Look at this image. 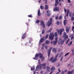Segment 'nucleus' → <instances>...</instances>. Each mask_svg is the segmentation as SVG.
<instances>
[{
  "instance_id": "f257e3e1",
  "label": "nucleus",
  "mask_w": 74,
  "mask_h": 74,
  "mask_svg": "<svg viewBox=\"0 0 74 74\" xmlns=\"http://www.w3.org/2000/svg\"><path fill=\"white\" fill-rule=\"evenodd\" d=\"M64 29L62 28L58 30L57 32L60 36H61L62 34V32H64Z\"/></svg>"
},
{
  "instance_id": "f03ea898",
  "label": "nucleus",
  "mask_w": 74,
  "mask_h": 74,
  "mask_svg": "<svg viewBox=\"0 0 74 74\" xmlns=\"http://www.w3.org/2000/svg\"><path fill=\"white\" fill-rule=\"evenodd\" d=\"M42 66H43V67H45V64L44 63L42 64H40L39 66L38 65L36 67V70H37V69H39V70L41 69Z\"/></svg>"
},
{
  "instance_id": "7ed1b4c3",
  "label": "nucleus",
  "mask_w": 74,
  "mask_h": 74,
  "mask_svg": "<svg viewBox=\"0 0 74 74\" xmlns=\"http://www.w3.org/2000/svg\"><path fill=\"white\" fill-rule=\"evenodd\" d=\"M53 37H54V35H53V33H50L49 35V39L50 40H53Z\"/></svg>"
},
{
  "instance_id": "20e7f679",
  "label": "nucleus",
  "mask_w": 74,
  "mask_h": 74,
  "mask_svg": "<svg viewBox=\"0 0 74 74\" xmlns=\"http://www.w3.org/2000/svg\"><path fill=\"white\" fill-rule=\"evenodd\" d=\"M64 41H65V40H62L60 39L58 44H60L61 45H62V44H63V43H64Z\"/></svg>"
},
{
  "instance_id": "39448f33",
  "label": "nucleus",
  "mask_w": 74,
  "mask_h": 74,
  "mask_svg": "<svg viewBox=\"0 0 74 74\" xmlns=\"http://www.w3.org/2000/svg\"><path fill=\"white\" fill-rule=\"evenodd\" d=\"M57 42H58V40L52 41L51 42V44H53V45H56Z\"/></svg>"
},
{
  "instance_id": "423d86ee",
  "label": "nucleus",
  "mask_w": 74,
  "mask_h": 74,
  "mask_svg": "<svg viewBox=\"0 0 74 74\" xmlns=\"http://www.w3.org/2000/svg\"><path fill=\"white\" fill-rule=\"evenodd\" d=\"M52 49V47H50L49 48V49L48 51L47 54H48V55L49 58V56H50V54L51 53V51Z\"/></svg>"
},
{
  "instance_id": "0eeeda50",
  "label": "nucleus",
  "mask_w": 74,
  "mask_h": 74,
  "mask_svg": "<svg viewBox=\"0 0 74 74\" xmlns=\"http://www.w3.org/2000/svg\"><path fill=\"white\" fill-rule=\"evenodd\" d=\"M44 38H45V37H43L41 39H40L39 42V44H40L41 42H44Z\"/></svg>"
},
{
  "instance_id": "6e6552de",
  "label": "nucleus",
  "mask_w": 74,
  "mask_h": 74,
  "mask_svg": "<svg viewBox=\"0 0 74 74\" xmlns=\"http://www.w3.org/2000/svg\"><path fill=\"white\" fill-rule=\"evenodd\" d=\"M53 11H59V8L58 7H55L53 9Z\"/></svg>"
},
{
  "instance_id": "1a4fd4ad",
  "label": "nucleus",
  "mask_w": 74,
  "mask_h": 74,
  "mask_svg": "<svg viewBox=\"0 0 74 74\" xmlns=\"http://www.w3.org/2000/svg\"><path fill=\"white\" fill-rule=\"evenodd\" d=\"M74 73V70H73L72 71H69L67 72V74H73Z\"/></svg>"
},
{
  "instance_id": "9d476101",
  "label": "nucleus",
  "mask_w": 74,
  "mask_h": 74,
  "mask_svg": "<svg viewBox=\"0 0 74 74\" xmlns=\"http://www.w3.org/2000/svg\"><path fill=\"white\" fill-rule=\"evenodd\" d=\"M39 56H40L39 58H42L43 56L42 55V54H41V53H38Z\"/></svg>"
},
{
  "instance_id": "9b49d317",
  "label": "nucleus",
  "mask_w": 74,
  "mask_h": 74,
  "mask_svg": "<svg viewBox=\"0 0 74 74\" xmlns=\"http://www.w3.org/2000/svg\"><path fill=\"white\" fill-rule=\"evenodd\" d=\"M66 32L68 33H69V27H66Z\"/></svg>"
},
{
  "instance_id": "f8f14e48",
  "label": "nucleus",
  "mask_w": 74,
  "mask_h": 74,
  "mask_svg": "<svg viewBox=\"0 0 74 74\" xmlns=\"http://www.w3.org/2000/svg\"><path fill=\"white\" fill-rule=\"evenodd\" d=\"M55 2H56V3L55 4V5H56V6H57V5H58V4L59 3V1H58V0H56Z\"/></svg>"
},
{
  "instance_id": "ddd939ff",
  "label": "nucleus",
  "mask_w": 74,
  "mask_h": 74,
  "mask_svg": "<svg viewBox=\"0 0 74 74\" xmlns=\"http://www.w3.org/2000/svg\"><path fill=\"white\" fill-rule=\"evenodd\" d=\"M47 23V24L48 26H49L52 24V22H50L49 21H48Z\"/></svg>"
},
{
  "instance_id": "4468645a",
  "label": "nucleus",
  "mask_w": 74,
  "mask_h": 74,
  "mask_svg": "<svg viewBox=\"0 0 74 74\" xmlns=\"http://www.w3.org/2000/svg\"><path fill=\"white\" fill-rule=\"evenodd\" d=\"M57 60V59H56V58H54L53 59L52 61H51V63H55Z\"/></svg>"
},
{
  "instance_id": "2eb2a0df",
  "label": "nucleus",
  "mask_w": 74,
  "mask_h": 74,
  "mask_svg": "<svg viewBox=\"0 0 74 74\" xmlns=\"http://www.w3.org/2000/svg\"><path fill=\"white\" fill-rule=\"evenodd\" d=\"M26 33H24V34H23L22 37V39H24V38H25V36H26Z\"/></svg>"
},
{
  "instance_id": "dca6fc26",
  "label": "nucleus",
  "mask_w": 74,
  "mask_h": 74,
  "mask_svg": "<svg viewBox=\"0 0 74 74\" xmlns=\"http://www.w3.org/2000/svg\"><path fill=\"white\" fill-rule=\"evenodd\" d=\"M48 9V5H45V10H47Z\"/></svg>"
},
{
  "instance_id": "f3484780",
  "label": "nucleus",
  "mask_w": 74,
  "mask_h": 74,
  "mask_svg": "<svg viewBox=\"0 0 74 74\" xmlns=\"http://www.w3.org/2000/svg\"><path fill=\"white\" fill-rule=\"evenodd\" d=\"M31 71H33V70L35 69V67H34V66H33L32 67H31Z\"/></svg>"
},
{
  "instance_id": "a211bd4d",
  "label": "nucleus",
  "mask_w": 74,
  "mask_h": 74,
  "mask_svg": "<svg viewBox=\"0 0 74 74\" xmlns=\"http://www.w3.org/2000/svg\"><path fill=\"white\" fill-rule=\"evenodd\" d=\"M49 41L48 40H47L46 41L45 43L46 44H49Z\"/></svg>"
},
{
  "instance_id": "6ab92c4d",
  "label": "nucleus",
  "mask_w": 74,
  "mask_h": 74,
  "mask_svg": "<svg viewBox=\"0 0 74 74\" xmlns=\"http://www.w3.org/2000/svg\"><path fill=\"white\" fill-rule=\"evenodd\" d=\"M65 38L64 39V40H67L68 38L69 37V36L68 35H66L64 37Z\"/></svg>"
},
{
  "instance_id": "aec40b11",
  "label": "nucleus",
  "mask_w": 74,
  "mask_h": 74,
  "mask_svg": "<svg viewBox=\"0 0 74 74\" xmlns=\"http://www.w3.org/2000/svg\"><path fill=\"white\" fill-rule=\"evenodd\" d=\"M55 70V68L54 67H53L51 69V71H53Z\"/></svg>"
},
{
  "instance_id": "412c9836",
  "label": "nucleus",
  "mask_w": 74,
  "mask_h": 74,
  "mask_svg": "<svg viewBox=\"0 0 74 74\" xmlns=\"http://www.w3.org/2000/svg\"><path fill=\"white\" fill-rule=\"evenodd\" d=\"M72 44H73V41H71L68 44V46H70Z\"/></svg>"
},
{
  "instance_id": "4be33fe9",
  "label": "nucleus",
  "mask_w": 74,
  "mask_h": 74,
  "mask_svg": "<svg viewBox=\"0 0 74 74\" xmlns=\"http://www.w3.org/2000/svg\"><path fill=\"white\" fill-rule=\"evenodd\" d=\"M47 69L48 71H49V72H50V68H49V66H47Z\"/></svg>"
},
{
  "instance_id": "5701e85b",
  "label": "nucleus",
  "mask_w": 74,
  "mask_h": 74,
  "mask_svg": "<svg viewBox=\"0 0 74 74\" xmlns=\"http://www.w3.org/2000/svg\"><path fill=\"white\" fill-rule=\"evenodd\" d=\"M47 15L49 16H50V12H49V11L47 10Z\"/></svg>"
},
{
  "instance_id": "b1692460",
  "label": "nucleus",
  "mask_w": 74,
  "mask_h": 74,
  "mask_svg": "<svg viewBox=\"0 0 74 74\" xmlns=\"http://www.w3.org/2000/svg\"><path fill=\"white\" fill-rule=\"evenodd\" d=\"M53 51L54 52H56L57 51L56 49L55 48H53Z\"/></svg>"
},
{
  "instance_id": "393cba45",
  "label": "nucleus",
  "mask_w": 74,
  "mask_h": 74,
  "mask_svg": "<svg viewBox=\"0 0 74 74\" xmlns=\"http://www.w3.org/2000/svg\"><path fill=\"white\" fill-rule=\"evenodd\" d=\"M51 31H52V29L50 28L49 29V31H47L46 32L47 33H50V32H51Z\"/></svg>"
},
{
  "instance_id": "a878e982",
  "label": "nucleus",
  "mask_w": 74,
  "mask_h": 74,
  "mask_svg": "<svg viewBox=\"0 0 74 74\" xmlns=\"http://www.w3.org/2000/svg\"><path fill=\"white\" fill-rule=\"evenodd\" d=\"M67 34L66 32H64V34H63V37H64L66 36Z\"/></svg>"
},
{
  "instance_id": "bb28decb",
  "label": "nucleus",
  "mask_w": 74,
  "mask_h": 74,
  "mask_svg": "<svg viewBox=\"0 0 74 74\" xmlns=\"http://www.w3.org/2000/svg\"><path fill=\"white\" fill-rule=\"evenodd\" d=\"M66 23H67V20H66L64 21V25H66Z\"/></svg>"
},
{
  "instance_id": "cd10ccee",
  "label": "nucleus",
  "mask_w": 74,
  "mask_h": 74,
  "mask_svg": "<svg viewBox=\"0 0 74 74\" xmlns=\"http://www.w3.org/2000/svg\"><path fill=\"white\" fill-rule=\"evenodd\" d=\"M40 10H39L38 12V16H40Z\"/></svg>"
},
{
  "instance_id": "c85d7f7f",
  "label": "nucleus",
  "mask_w": 74,
  "mask_h": 74,
  "mask_svg": "<svg viewBox=\"0 0 74 74\" xmlns=\"http://www.w3.org/2000/svg\"><path fill=\"white\" fill-rule=\"evenodd\" d=\"M62 18H63V17H62V16H60L58 18V19L59 20H60V19H62Z\"/></svg>"
},
{
  "instance_id": "c756f323",
  "label": "nucleus",
  "mask_w": 74,
  "mask_h": 74,
  "mask_svg": "<svg viewBox=\"0 0 74 74\" xmlns=\"http://www.w3.org/2000/svg\"><path fill=\"white\" fill-rule=\"evenodd\" d=\"M38 56H39V55L38 54V53H36L35 56V58H38Z\"/></svg>"
},
{
  "instance_id": "7c9ffc66",
  "label": "nucleus",
  "mask_w": 74,
  "mask_h": 74,
  "mask_svg": "<svg viewBox=\"0 0 74 74\" xmlns=\"http://www.w3.org/2000/svg\"><path fill=\"white\" fill-rule=\"evenodd\" d=\"M44 21H43L41 20L40 21V23H41V25H43V24H44Z\"/></svg>"
},
{
  "instance_id": "2f4dec72",
  "label": "nucleus",
  "mask_w": 74,
  "mask_h": 74,
  "mask_svg": "<svg viewBox=\"0 0 74 74\" xmlns=\"http://www.w3.org/2000/svg\"><path fill=\"white\" fill-rule=\"evenodd\" d=\"M69 10H68L67 11V13H66V16H69Z\"/></svg>"
},
{
  "instance_id": "473e14b6",
  "label": "nucleus",
  "mask_w": 74,
  "mask_h": 74,
  "mask_svg": "<svg viewBox=\"0 0 74 74\" xmlns=\"http://www.w3.org/2000/svg\"><path fill=\"white\" fill-rule=\"evenodd\" d=\"M49 36V34H47L46 36H45V39H47V38H48V36Z\"/></svg>"
},
{
  "instance_id": "72a5a7b5",
  "label": "nucleus",
  "mask_w": 74,
  "mask_h": 74,
  "mask_svg": "<svg viewBox=\"0 0 74 74\" xmlns=\"http://www.w3.org/2000/svg\"><path fill=\"white\" fill-rule=\"evenodd\" d=\"M40 8L41 10H43L44 8V6H40Z\"/></svg>"
},
{
  "instance_id": "f704fd0d",
  "label": "nucleus",
  "mask_w": 74,
  "mask_h": 74,
  "mask_svg": "<svg viewBox=\"0 0 74 74\" xmlns=\"http://www.w3.org/2000/svg\"><path fill=\"white\" fill-rule=\"evenodd\" d=\"M57 36H58V33L57 32H56L54 34V36H55V37H57Z\"/></svg>"
},
{
  "instance_id": "c9c22d12",
  "label": "nucleus",
  "mask_w": 74,
  "mask_h": 74,
  "mask_svg": "<svg viewBox=\"0 0 74 74\" xmlns=\"http://www.w3.org/2000/svg\"><path fill=\"white\" fill-rule=\"evenodd\" d=\"M40 23L39 20H37L36 21V23Z\"/></svg>"
},
{
  "instance_id": "e433bc0d",
  "label": "nucleus",
  "mask_w": 74,
  "mask_h": 74,
  "mask_svg": "<svg viewBox=\"0 0 74 74\" xmlns=\"http://www.w3.org/2000/svg\"><path fill=\"white\" fill-rule=\"evenodd\" d=\"M53 59V57H51L49 60V61H50V62H51V61H52V59Z\"/></svg>"
},
{
  "instance_id": "4c0bfd02",
  "label": "nucleus",
  "mask_w": 74,
  "mask_h": 74,
  "mask_svg": "<svg viewBox=\"0 0 74 74\" xmlns=\"http://www.w3.org/2000/svg\"><path fill=\"white\" fill-rule=\"evenodd\" d=\"M44 33H45V31H44V29H42V34H44Z\"/></svg>"
},
{
  "instance_id": "58836bf2",
  "label": "nucleus",
  "mask_w": 74,
  "mask_h": 74,
  "mask_svg": "<svg viewBox=\"0 0 74 74\" xmlns=\"http://www.w3.org/2000/svg\"><path fill=\"white\" fill-rule=\"evenodd\" d=\"M59 55V54H58L56 55L55 57V59H57V58H58V55Z\"/></svg>"
},
{
  "instance_id": "ea45409f",
  "label": "nucleus",
  "mask_w": 74,
  "mask_h": 74,
  "mask_svg": "<svg viewBox=\"0 0 74 74\" xmlns=\"http://www.w3.org/2000/svg\"><path fill=\"white\" fill-rule=\"evenodd\" d=\"M71 15H72V13H69V17H71Z\"/></svg>"
},
{
  "instance_id": "a19ab883",
  "label": "nucleus",
  "mask_w": 74,
  "mask_h": 74,
  "mask_svg": "<svg viewBox=\"0 0 74 74\" xmlns=\"http://www.w3.org/2000/svg\"><path fill=\"white\" fill-rule=\"evenodd\" d=\"M71 21H73L74 20V17L73 16L71 18Z\"/></svg>"
},
{
  "instance_id": "79ce46f5",
  "label": "nucleus",
  "mask_w": 74,
  "mask_h": 74,
  "mask_svg": "<svg viewBox=\"0 0 74 74\" xmlns=\"http://www.w3.org/2000/svg\"><path fill=\"white\" fill-rule=\"evenodd\" d=\"M56 23V24L57 25H59V23H60L59 21H57Z\"/></svg>"
},
{
  "instance_id": "37998d69",
  "label": "nucleus",
  "mask_w": 74,
  "mask_h": 74,
  "mask_svg": "<svg viewBox=\"0 0 74 74\" xmlns=\"http://www.w3.org/2000/svg\"><path fill=\"white\" fill-rule=\"evenodd\" d=\"M28 16V17H29V18H32L33 16H32V14H30Z\"/></svg>"
},
{
  "instance_id": "c03bdc74",
  "label": "nucleus",
  "mask_w": 74,
  "mask_h": 74,
  "mask_svg": "<svg viewBox=\"0 0 74 74\" xmlns=\"http://www.w3.org/2000/svg\"><path fill=\"white\" fill-rule=\"evenodd\" d=\"M52 19L53 18H51L49 19V22H51V21H52Z\"/></svg>"
},
{
  "instance_id": "a18cd8bd",
  "label": "nucleus",
  "mask_w": 74,
  "mask_h": 74,
  "mask_svg": "<svg viewBox=\"0 0 74 74\" xmlns=\"http://www.w3.org/2000/svg\"><path fill=\"white\" fill-rule=\"evenodd\" d=\"M37 69H36V70L35 71H34V73H33V74H36V71H37Z\"/></svg>"
},
{
  "instance_id": "49530a36",
  "label": "nucleus",
  "mask_w": 74,
  "mask_h": 74,
  "mask_svg": "<svg viewBox=\"0 0 74 74\" xmlns=\"http://www.w3.org/2000/svg\"><path fill=\"white\" fill-rule=\"evenodd\" d=\"M62 55H63V53H61L60 54V55H59V57H60L62 56Z\"/></svg>"
},
{
  "instance_id": "de8ad7c7",
  "label": "nucleus",
  "mask_w": 74,
  "mask_h": 74,
  "mask_svg": "<svg viewBox=\"0 0 74 74\" xmlns=\"http://www.w3.org/2000/svg\"><path fill=\"white\" fill-rule=\"evenodd\" d=\"M69 54V52L67 53L65 55V56H67V55H68Z\"/></svg>"
},
{
  "instance_id": "09e8293b",
  "label": "nucleus",
  "mask_w": 74,
  "mask_h": 74,
  "mask_svg": "<svg viewBox=\"0 0 74 74\" xmlns=\"http://www.w3.org/2000/svg\"><path fill=\"white\" fill-rule=\"evenodd\" d=\"M44 57H43L41 59V61L42 62V61H43V60H44Z\"/></svg>"
},
{
  "instance_id": "8fccbe9b",
  "label": "nucleus",
  "mask_w": 74,
  "mask_h": 74,
  "mask_svg": "<svg viewBox=\"0 0 74 74\" xmlns=\"http://www.w3.org/2000/svg\"><path fill=\"white\" fill-rule=\"evenodd\" d=\"M58 16H56V19H58Z\"/></svg>"
},
{
  "instance_id": "3c124183",
  "label": "nucleus",
  "mask_w": 74,
  "mask_h": 74,
  "mask_svg": "<svg viewBox=\"0 0 74 74\" xmlns=\"http://www.w3.org/2000/svg\"><path fill=\"white\" fill-rule=\"evenodd\" d=\"M42 27L43 28H45V24H43Z\"/></svg>"
},
{
  "instance_id": "603ef678",
  "label": "nucleus",
  "mask_w": 74,
  "mask_h": 74,
  "mask_svg": "<svg viewBox=\"0 0 74 74\" xmlns=\"http://www.w3.org/2000/svg\"><path fill=\"white\" fill-rule=\"evenodd\" d=\"M72 52L74 54V50L73 49L72 50Z\"/></svg>"
},
{
  "instance_id": "864d4df0",
  "label": "nucleus",
  "mask_w": 74,
  "mask_h": 74,
  "mask_svg": "<svg viewBox=\"0 0 74 74\" xmlns=\"http://www.w3.org/2000/svg\"><path fill=\"white\" fill-rule=\"evenodd\" d=\"M55 40H56V41H58V37L55 38Z\"/></svg>"
},
{
  "instance_id": "5fc2aeb1",
  "label": "nucleus",
  "mask_w": 74,
  "mask_h": 74,
  "mask_svg": "<svg viewBox=\"0 0 74 74\" xmlns=\"http://www.w3.org/2000/svg\"><path fill=\"white\" fill-rule=\"evenodd\" d=\"M61 49H59L58 50V52H59L60 51Z\"/></svg>"
},
{
  "instance_id": "6e6d98bb",
  "label": "nucleus",
  "mask_w": 74,
  "mask_h": 74,
  "mask_svg": "<svg viewBox=\"0 0 74 74\" xmlns=\"http://www.w3.org/2000/svg\"><path fill=\"white\" fill-rule=\"evenodd\" d=\"M73 38H74V36H73L71 37V40H73Z\"/></svg>"
},
{
  "instance_id": "4d7b16f0",
  "label": "nucleus",
  "mask_w": 74,
  "mask_h": 74,
  "mask_svg": "<svg viewBox=\"0 0 74 74\" xmlns=\"http://www.w3.org/2000/svg\"><path fill=\"white\" fill-rule=\"evenodd\" d=\"M63 57H62L60 59V61H62V60H63Z\"/></svg>"
},
{
  "instance_id": "13d9d810",
  "label": "nucleus",
  "mask_w": 74,
  "mask_h": 74,
  "mask_svg": "<svg viewBox=\"0 0 74 74\" xmlns=\"http://www.w3.org/2000/svg\"><path fill=\"white\" fill-rule=\"evenodd\" d=\"M44 1H45V0H43ZM47 0H45V4H47Z\"/></svg>"
},
{
  "instance_id": "bf43d9fd",
  "label": "nucleus",
  "mask_w": 74,
  "mask_h": 74,
  "mask_svg": "<svg viewBox=\"0 0 74 74\" xmlns=\"http://www.w3.org/2000/svg\"><path fill=\"white\" fill-rule=\"evenodd\" d=\"M74 29V25L73 26V27H72V30H73Z\"/></svg>"
},
{
  "instance_id": "052dcab7",
  "label": "nucleus",
  "mask_w": 74,
  "mask_h": 74,
  "mask_svg": "<svg viewBox=\"0 0 74 74\" xmlns=\"http://www.w3.org/2000/svg\"><path fill=\"white\" fill-rule=\"evenodd\" d=\"M41 49H44V47H43V46H42L41 47Z\"/></svg>"
},
{
  "instance_id": "680f3d73",
  "label": "nucleus",
  "mask_w": 74,
  "mask_h": 74,
  "mask_svg": "<svg viewBox=\"0 0 74 74\" xmlns=\"http://www.w3.org/2000/svg\"><path fill=\"white\" fill-rule=\"evenodd\" d=\"M68 3H71V1L70 0H68Z\"/></svg>"
},
{
  "instance_id": "e2e57ef3",
  "label": "nucleus",
  "mask_w": 74,
  "mask_h": 74,
  "mask_svg": "<svg viewBox=\"0 0 74 74\" xmlns=\"http://www.w3.org/2000/svg\"><path fill=\"white\" fill-rule=\"evenodd\" d=\"M33 59H34L35 60H37V59L36 58H33Z\"/></svg>"
},
{
  "instance_id": "0e129e2a",
  "label": "nucleus",
  "mask_w": 74,
  "mask_h": 74,
  "mask_svg": "<svg viewBox=\"0 0 74 74\" xmlns=\"http://www.w3.org/2000/svg\"><path fill=\"white\" fill-rule=\"evenodd\" d=\"M45 49H47V48H48V46H45Z\"/></svg>"
},
{
  "instance_id": "69168bd1",
  "label": "nucleus",
  "mask_w": 74,
  "mask_h": 74,
  "mask_svg": "<svg viewBox=\"0 0 74 74\" xmlns=\"http://www.w3.org/2000/svg\"><path fill=\"white\" fill-rule=\"evenodd\" d=\"M66 9H65V8H64V11L65 13H66Z\"/></svg>"
},
{
  "instance_id": "338daca9",
  "label": "nucleus",
  "mask_w": 74,
  "mask_h": 74,
  "mask_svg": "<svg viewBox=\"0 0 74 74\" xmlns=\"http://www.w3.org/2000/svg\"><path fill=\"white\" fill-rule=\"evenodd\" d=\"M61 74H64V71H63L62 72Z\"/></svg>"
},
{
  "instance_id": "774afa93",
  "label": "nucleus",
  "mask_w": 74,
  "mask_h": 74,
  "mask_svg": "<svg viewBox=\"0 0 74 74\" xmlns=\"http://www.w3.org/2000/svg\"><path fill=\"white\" fill-rule=\"evenodd\" d=\"M44 46H45V44H42V47H44Z\"/></svg>"
}]
</instances>
